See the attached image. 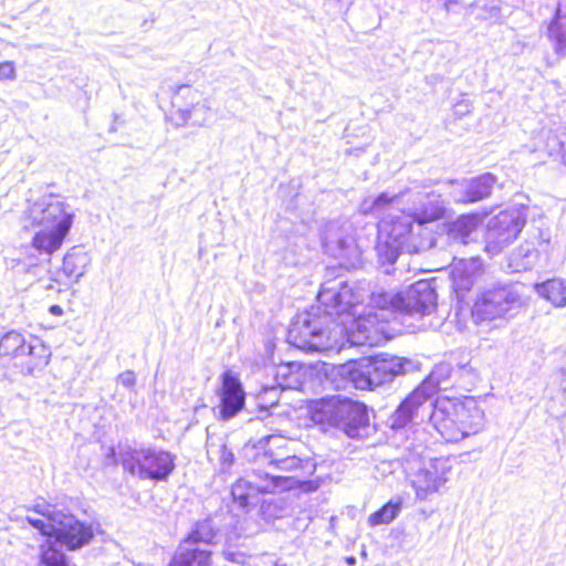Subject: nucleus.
I'll use <instances>...</instances> for the list:
<instances>
[{
    "label": "nucleus",
    "mask_w": 566,
    "mask_h": 566,
    "mask_svg": "<svg viewBox=\"0 0 566 566\" xmlns=\"http://www.w3.org/2000/svg\"><path fill=\"white\" fill-rule=\"evenodd\" d=\"M316 468L314 459L291 454L289 460L277 468L287 472L286 475L254 473L251 480L238 479L231 486L232 502L243 510L259 505L260 513L265 515L273 502L262 500L264 495L290 490L315 491L319 486V480L313 479Z\"/></svg>",
    "instance_id": "f257e3e1"
},
{
    "label": "nucleus",
    "mask_w": 566,
    "mask_h": 566,
    "mask_svg": "<svg viewBox=\"0 0 566 566\" xmlns=\"http://www.w3.org/2000/svg\"><path fill=\"white\" fill-rule=\"evenodd\" d=\"M376 306L380 313L369 314L361 318L360 327L366 329L368 339H388L392 336L394 329L389 328L388 321L382 312L391 314L420 315L430 314L437 307V293L430 282L417 281L406 291L397 293H382L376 300Z\"/></svg>",
    "instance_id": "f03ea898"
},
{
    "label": "nucleus",
    "mask_w": 566,
    "mask_h": 566,
    "mask_svg": "<svg viewBox=\"0 0 566 566\" xmlns=\"http://www.w3.org/2000/svg\"><path fill=\"white\" fill-rule=\"evenodd\" d=\"M23 220L25 229L38 228L31 239L32 248L41 255H52L63 245L74 216L66 210L64 202L50 196L45 201L30 203Z\"/></svg>",
    "instance_id": "7ed1b4c3"
},
{
    "label": "nucleus",
    "mask_w": 566,
    "mask_h": 566,
    "mask_svg": "<svg viewBox=\"0 0 566 566\" xmlns=\"http://www.w3.org/2000/svg\"><path fill=\"white\" fill-rule=\"evenodd\" d=\"M25 521L45 538H54L66 551H78L95 538L96 528L91 522L74 514L54 510L49 503H36L29 507Z\"/></svg>",
    "instance_id": "20e7f679"
},
{
    "label": "nucleus",
    "mask_w": 566,
    "mask_h": 566,
    "mask_svg": "<svg viewBox=\"0 0 566 566\" xmlns=\"http://www.w3.org/2000/svg\"><path fill=\"white\" fill-rule=\"evenodd\" d=\"M430 420L446 442L457 443L480 432L483 426V411L473 398L442 396L437 398Z\"/></svg>",
    "instance_id": "39448f33"
},
{
    "label": "nucleus",
    "mask_w": 566,
    "mask_h": 566,
    "mask_svg": "<svg viewBox=\"0 0 566 566\" xmlns=\"http://www.w3.org/2000/svg\"><path fill=\"white\" fill-rule=\"evenodd\" d=\"M408 363L405 357L382 353L348 360L342 366L340 374L355 388L371 390L403 375Z\"/></svg>",
    "instance_id": "423d86ee"
},
{
    "label": "nucleus",
    "mask_w": 566,
    "mask_h": 566,
    "mask_svg": "<svg viewBox=\"0 0 566 566\" xmlns=\"http://www.w3.org/2000/svg\"><path fill=\"white\" fill-rule=\"evenodd\" d=\"M50 358V347L36 335L10 329L0 336V359L22 374L44 368Z\"/></svg>",
    "instance_id": "0eeeda50"
},
{
    "label": "nucleus",
    "mask_w": 566,
    "mask_h": 566,
    "mask_svg": "<svg viewBox=\"0 0 566 566\" xmlns=\"http://www.w3.org/2000/svg\"><path fill=\"white\" fill-rule=\"evenodd\" d=\"M160 108L166 120L175 127L188 124L201 126L207 120L210 108L203 103L202 94L191 85L176 87L167 99L161 101Z\"/></svg>",
    "instance_id": "6e6552de"
},
{
    "label": "nucleus",
    "mask_w": 566,
    "mask_h": 566,
    "mask_svg": "<svg viewBox=\"0 0 566 566\" xmlns=\"http://www.w3.org/2000/svg\"><path fill=\"white\" fill-rule=\"evenodd\" d=\"M175 460L168 450L148 447L127 450L122 457V465L139 479L165 482L176 468Z\"/></svg>",
    "instance_id": "1a4fd4ad"
},
{
    "label": "nucleus",
    "mask_w": 566,
    "mask_h": 566,
    "mask_svg": "<svg viewBox=\"0 0 566 566\" xmlns=\"http://www.w3.org/2000/svg\"><path fill=\"white\" fill-rule=\"evenodd\" d=\"M324 321L325 317L315 312L304 311L296 314L287 332L289 343L302 350H328L332 348L331 333Z\"/></svg>",
    "instance_id": "9d476101"
},
{
    "label": "nucleus",
    "mask_w": 566,
    "mask_h": 566,
    "mask_svg": "<svg viewBox=\"0 0 566 566\" xmlns=\"http://www.w3.org/2000/svg\"><path fill=\"white\" fill-rule=\"evenodd\" d=\"M518 301V295L510 286L494 285L479 294L471 315L479 324L503 318Z\"/></svg>",
    "instance_id": "9b49d317"
},
{
    "label": "nucleus",
    "mask_w": 566,
    "mask_h": 566,
    "mask_svg": "<svg viewBox=\"0 0 566 566\" xmlns=\"http://www.w3.org/2000/svg\"><path fill=\"white\" fill-rule=\"evenodd\" d=\"M219 418L229 420L240 412L245 403V391L239 377L227 370L221 375Z\"/></svg>",
    "instance_id": "f8f14e48"
},
{
    "label": "nucleus",
    "mask_w": 566,
    "mask_h": 566,
    "mask_svg": "<svg viewBox=\"0 0 566 566\" xmlns=\"http://www.w3.org/2000/svg\"><path fill=\"white\" fill-rule=\"evenodd\" d=\"M319 297L326 306L328 314L336 316L349 314L359 303L358 295L347 283H342L337 290H322Z\"/></svg>",
    "instance_id": "ddd939ff"
},
{
    "label": "nucleus",
    "mask_w": 566,
    "mask_h": 566,
    "mask_svg": "<svg viewBox=\"0 0 566 566\" xmlns=\"http://www.w3.org/2000/svg\"><path fill=\"white\" fill-rule=\"evenodd\" d=\"M338 422L347 436H358L359 429L366 428L369 423L367 407L357 401H344L339 407Z\"/></svg>",
    "instance_id": "4468645a"
},
{
    "label": "nucleus",
    "mask_w": 566,
    "mask_h": 566,
    "mask_svg": "<svg viewBox=\"0 0 566 566\" xmlns=\"http://www.w3.org/2000/svg\"><path fill=\"white\" fill-rule=\"evenodd\" d=\"M295 442L281 434L269 436L263 447V455L269 459V464L279 468L294 454Z\"/></svg>",
    "instance_id": "2eb2a0df"
},
{
    "label": "nucleus",
    "mask_w": 566,
    "mask_h": 566,
    "mask_svg": "<svg viewBox=\"0 0 566 566\" xmlns=\"http://www.w3.org/2000/svg\"><path fill=\"white\" fill-rule=\"evenodd\" d=\"M496 177L490 172L472 178L465 185L460 202L473 203L488 198L494 188Z\"/></svg>",
    "instance_id": "dca6fc26"
},
{
    "label": "nucleus",
    "mask_w": 566,
    "mask_h": 566,
    "mask_svg": "<svg viewBox=\"0 0 566 566\" xmlns=\"http://www.w3.org/2000/svg\"><path fill=\"white\" fill-rule=\"evenodd\" d=\"M211 551L198 547H181L167 566H211Z\"/></svg>",
    "instance_id": "f3484780"
},
{
    "label": "nucleus",
    "mask_w": 566,
    "mask_h": 566,
    "mask_svg": "<svg viewBox=\"0 0 566 566\" xmlns=\"http://www.w3.org/2000/svg\"><path fill=\"white\" fill-rule=\"evenodd\" d=\"M536 292L556 307L566 305V281L549 279L536 284Z\"/></svg>",
    "instance_id": "a211bd4d"
},
{
    "label": "nucleus",
    "mask_w": 566,
    "mask_h": 566,
    "mask_svg": "<svg viewBox=\"0 0 566 566\" xmlns=\"http://www.w3.org/2000/svg\"><path fill=\"white\" fill-rule=\"evenodd\" d=\"M428 399V395L423 388H416L411 391L403 401L399 405L396 413L398 420L405 424L410 421L418 410V408L424 403Z\"/></svg>",
    "instance_id": "6ab92c4d"
},
{
    "label": "nucleus",
    "mask_w": 566,
    "mask_h": 566,
    "mask_svg": "<svg viewBox=\"0 0 566 566\" xmlns=\"http://www.w3.org/2000/svg\"><path fill=\"white\" fill-rule=\"evenodd\" d=\"M525 224L524 218L516 211L505 210L496 218V228L501 233H506V239H514Z\"/></svg>",
    "instance_id": "aec40b11"
},
{
    "label": "nucleus",
    "mask_w": 566,
    "mask_h": 566,
    "mask_svg": "<svg viewBox=\"0 0 566 566\" xmlns=\"http://www.w3.org/2000/svg\"><path fill=\"white\" fill-rule=\"evenodd\" d=\"M216 537V531L207 522H198L195 524L192 530L181 541L178 549L181 547H191L196 544H213Z\"/></svg>",
    "instance_id": "412c9836"
},
{
    "label": "nucleus",
    "mask_w": 566,
    "mask_h": 566,
    "mask_svg": "<svg viewBox=\"0 0 566 566\" xmlns=\"http://www.w3.org/2000/svg\"><path fill=\"white\" fill-rule=\"evenodd\" d=\"M402 509L401 500L388 501L377 511L368 516L367 523L369 526L375 527L382 524L391 523L400 513Z\"/></svg>",
    "instance_id": "4be33fe9"
},
{
    "label": "nucleus",
    "mask_w": 566,
    "mask_h": 566,
    "mask_svg": "<svg viewBox=\"0 0 566 566\" xmlns=\"http://www.w3.org/2000/svg\"><path fill=\"white\" fill-rule=\"evenodd\" d=\"M56 271L63 273L66 279L74 282L84 274L83 258L75 253H67L64 255L62 264Z\"/></svg>",
    "instance_id": "5701e85b"
},
{
    "label": "nucleus",
    "mask_w": 566,
    "mask_h": 566,
    "mask_svg": "<svg viewBox=\"0 0 566 566\" xmlns=\"http://www.w3.org/2000/svg\"><path fill=\"white\" fill-rule=\"evenodd\" d=\"M451 280L457 291H470L475 281V272L464 264H459L453 268Z\"/></svg>",
    "instance_id": "b1692460"
},
{
    "label": "nucleus",
    "mask_w": 566,
    "mask_h": 566,
    "mask_svg": "<svg viewBox=\"0 0 566 566\" xmlns=\"http://www.w3.org/2000/svg\"><path fill=\"white\" fill-rule=\"evenodd\" d=\"M73 281L66 279L63 273L57 272L56 270L51 273L50 281L46 285V290L51 293H66L71 290Z\"/></svg>",
    "instance_id": "393cba45"
},
{
    "label": "nucleus",
    "mask_w": 566,
    "mask_h": 566,
    "mask_svg": "<svg viewBox=\"0 0 566 566\" xmlns=\"http://www.w3.org/2000/svg\"><path fill=\"white\" fill-rule=\"evenodd\" d=\"M297 369L298 366L294 363L277 365L275 368V378L279 381V386L282 388L291 387L293 384L291 377Z\"/></svg>",
    "instance_id": "a878e982"
},
{
    "label": "nucleus",
    "mask_w": 566,
    "mask_h": 566,
    "mask_svg": "<svg viewBox=\"0 0 566 566\" xmlns=\"http://www.w3.org/2000/svg\"><path fill=\"white\" fill-rule=\"evenodd\" d=\"M444 216V210L441 207H431L430 209H422L416 217L415 220L419 224H426L441 219Z\"/></svg>",
    "instance_id": "bb28decb"
},
{
    "label": "nucleus",
    "mask_w": 566,
    "mask_h": 566,
    "mask_svg": "<svg viewBox=\"0 0 566 566\" xmlns=\"http://www.w3.org/2000/svg\"><path fill=\"white\" fill-rule=\"evenodd\" d=\"M549 36L557 42L559 48H566V36L559 30V10L553 18L548 28Z\"/></svg>",
    "instance_id": "cd10ccee"
},
{
    "label": "nucleus",
    "mask_w": 566,
    "mask_h": 566,
    "mask_svg": "<svg viewBox=\"0 0 566 566\" xmlns=\"http://www.w3.org/2000/svg\"><path fill=\"white\" fill-rule=\"evenodd\" d=\"M17 77L15 64L12 61L0 62V82L13 81Z\"/></svg>",
    "instance_id": "c85d7f7f"
},
{
    "label": "nucleus",
    "mask_w": 566,
    "mask_h": 566,
    "mask_svg": "<svg viewBox=\"0 0 566 566\" xmlns=\"http://www.w3.org/2000/svg\"><path fill=\"white\" fill-rule=\"evenodd\" d=\"M117 381L126 388H134L136 384V375L133 370H124L118 375Z\"/></svg>",
    "instance_id": "c756f323"
},
{
    "label": "nucleus",
    "mask_w": 566,
    "mask_h": 566,
    "mask_svg": "<svg viewBox=\"0 0 566 566\" xmlns=\"http://www.w3.org/2000/svg\"><path fill=\"white\" fill-rule=\"evenodd\" d=\"M271 392H272L271 390L264 389L263 391H261L259 394L258 399H259V407L261 409H268L270 407L277 405V402H279L277 398H275V399L268 398V395H270Z\"/></svg>",
    "instance_id": "7c9ffc66"
},
{
    "label": "nucleus",
    "mask_w": 566,
    "mask_h": 566,
    "mask_svg": "<svg viewBox=\"0 0 566 566\" xmlns=\"http://www.w3.org/2000/svg\"><path fill=\"white\" fill-rule=\"evenodd\" d=\"M219 453V460L222 465L230 467L233 463L234 454L226 444L220 447Z\"/></svg>",
    "instance_id": "2f4dec72"
},
{
    "label": "nucleus",
    "mask_w": 566,
    "mask_h": 566,
    "mask_svg": "<svg viewBox=\"0 0 566 566\" xmlns=\"http://www.w3.org/2000/svg\"><path fill=\"white\" fill-rule=\"evenodd\" d=\"M391 202H392V198H389L385 193H380L378 197L375 198L371 209L379 210L382 206L389 205Z\"/></svg>",
    "instance_id": "473e14b6"
},
{
    "label": "nucleus",
    "mask_w": 566,
    "mask_h": 566,
    "mask_svg": "<svg viewBox=\"0 0 566 566\" xmlns=\"http://www.w3.org/2000/svg\"><path fill=\"white\" fill-rule=\"evenodd\" d=\"M49 312L53 315V316H62L64 314V310L62 306L57 305V304H53L49 307Z\"/></svg>",
    "instance_id": "72a5a7b5"
},
{
    "label": "nucleus",
    "mask_w": 566,
    "mask_h": 566,
    "mask_svg": "<svg viewBox=\"0 0 566 566\" xmlns=\"http://www.w3.org/2000/svg\"><path fill=\"white\" fill-rule=\"evenodd\" d=\"M108 455L115 457V450L113 448L109 450Z\"/></svg>",
    "instance_id": "f704fd0d"
}]
</instances>
